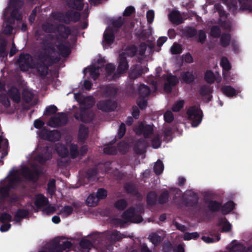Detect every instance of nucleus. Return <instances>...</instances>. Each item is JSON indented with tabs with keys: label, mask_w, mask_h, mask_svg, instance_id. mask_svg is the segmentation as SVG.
Returning <instances> with one entry per match:
<instances>
[{
	"label": "nucleus",
	"mask_w": 252,
	"mask_h": 252,
	"mask_svg": "<svg viewBox=\"0 0 252 252\" xmlns=\"http://www.w3.org/2000/svg\"><path fill=\"white\" fill-rule=\"evenodd\" d=\"M52 153L48 148L44 149L41 154L35 156V154H32V159L30 161L31 169L24 166L20 170L12 169L7 177L0 183V200L5 197L7 194L10 188L16 186L24 179L28 180H36L40 174L41 173L39 168L35 162L37 161L40 163H43L46 160L51 158Z\"/></svg>",
	"instance_id": "obj_1"
},
{
	"label": "nucleus",
	"mask_w": 252,
	"mask_h": 252,
	"mask_svg": "<svg viewBox=\"0 0 252 252\" xmlns=\"http://www.w3.org/2000/svg\"><path fill=\"white\" fill-rule=\"evenodd\" d=\"M136 54V49L134 47L126 48L124 51L120 53L119 59V65L117 72L112 74L115 69V66L111 63L107 64L106 66V71L107 77L109 79H116L120 75L125 73L128 69V65L126 60V57H132Z\"/></svg>",
	"instance_id": "obj_2"
},
{
	"label": "nucleus",
	"mask_w": 252,
	"mask_h": 252,
	"mask_svg": "<svg viewBox=\"0 0 252 252\" xmlns=\"http://www.w3.org/2000/svg\"><path fill=\"white\" fill-rule=\"evenodd\" d=\"M23 2L21 0H10V2L3 14L4 22L3 25L2 32L5 34H10L12 31V27L10 24L14 19L20 20L21 15L18 9L22 6Z\"/></svg>",
	"instance_id": "obj_3"
},
{
	"label": "nucleus",
	"mask_w": 252,
	"mask_h": 252,
	"mask_svg": "<svg viewBox=\"0 0 252 252\" xmlns=\"http://www.w3.org/2000/svg\"><path fill=\"white\" fill-rule=\"evenodd\" d=\"M74 97L80 104L82 109L81 114L79 116L76 114L75 118L85 123L91 121L93 118V114L85 109H87L93 106L94 103V98L92 96L84 97L81 94L77 93L74 94Z\"/></svg>",
	"instance_id": "obj_4"
},
{
	"label": "nucleus",
	"mask_w": 252,
	"mask_h": 252,
	"mask_svg": "<svg viewBox=\"0 0 252 252\" xmlns=\"http://www.w3.org/2000/svg\"><path fill=\"white\" fill-rule=\"evenodd\" d=\"M143 211V207L141 206L136 208H131L125 212L122 219H115L112 220V223L117 225L122 226L127 222L139 223L142 220L141 214Z\"/></svg>",
	"instance_id": "obj_5"
},
{
	"label": "nucleus",
	"mask_w": 252,
	"mask_h": 252,
	"mask_svg": "<svg viewBox=\"0 0 252 252\" xmlns=\"http://www.w3.org/2000/svg\"><path fill=\"white\" fill-rule=\"evenodd\" d=\"M153 130L152 126L144 125L143 123L139 124L137 127L135 129L136 133L143 134L144 137L151 142L152 147L157 149L160 145V140L158 135L153 133Z\"/></svg>",
	"instance_id": "obj_6"
},
{
	"label": "nucleus",
	"mask_w": 252,
	"mask_h": 252,
	"mask_svg": "<svg viewBox=\"0 0 252 252\" xmlns=\"http://www.w3.org/2000/svg\"><path fill=\"white\" fill-rule=\"evenodd\" d=\"M58 32L59 34V36L54 38L53 40L60 53L63 55H66L69 53V46L67 44L64 43L63 41L69 34L70 30L64 26H60L59 27Z\"/></svg>",
	"instance_id": "obj_7"
},
{
	"label": "nucleus",
	"mask_w": 252,
	"mask_h": 252,
	"mask_svg": "<svg viewBox=\"0 0 252 252\" xmlns=\"http://www.w3.org/2000/svg\"><path fill=\"white\" fill-rule=\"evenodd\" d=\"M70 149V154L72 157L75 158L78 154L77 147L76 145L70 143V141L66 142V145L58 144L56 149L58 155L62 157H66L69 152L67 148Z\"/></svg>",
	"instance_id": "obj_8"
},
{
	"label": "nucleus",
	"mask_w": 252,
	"mask_h": 252,
	"mask_svg": "<svg viewBox=\"0 0 252 252\" xmlns=\"http://www.w3.org/2000/svg\"><path fill=\"white\" fill-rule=\"evenodd\" d=\"M226 3L230 9L235 12L238 9L236 0H222ZM240 9L242 10L252 11L251 3L249 0H239Z\"/></svg>",
	"instance_id": "obj_9"
},
{
	"label": "nucleus",
	"mask_w": 252,
	"mask_h": 252,
	"mask_svg": "<svg viewBox=\"0 0 252 252\" xmlns=\"http://www.w3.org/2000/svg\"><path fill=\"white\" fill-rule=\"evenodd\" d=\"M187 114L189 119L191 121L192 126L196 127L201 123L202 113L198 107H190L187 111Z\"/></svg>",
	"instance_id": "obj_10"
},
{
	"label": "nucleus",
	"mask_w": 252,
	"mask_h": 252,
	"mask_svg": "<svg viewBox=\"0 0 252 252\" xmlns=\"http://www.w3.org/2000/svg\"><path fill=\"white\" fill-rule=\"evenodd\" d=\"M103 63V59L100 58L97 60V63H95L84 69V73L85 75H89L95 79L98 76L99 70Z\"/></svg>",
	"instance_id": "obj_11"
},
{
	"label": "nucleus",
	"mask_w": 252,
	"mask_h": 252,
	"mask_svg": "<svg viewBox=\"0 0 252 252\" xmlns=\"http://www.w3.org/2000/svg\"><path fill=\"white\" fill-rule=\"evenodd\" d=\"M18 63L21 70H27L29 68H34L32 59L29 54L21 55L19 59Z\"/></svg>",
	"instance_id": "obj_12"
},
{
	"label": "nucleus",
	"mask_w": 252,
	"mask_h": 252,
	"mask_svg": "<svg viewBox=\"0 0 252 252\" xmlns=\"http://www.w3.org/2000/svg\"><path fill=\"white\" fill-rule=\"evenodd\" d=\"M67 122V117L64 113H58L52 117L48 125L52 127H56L64 125Z\"/></svg>",
	"instance_id": "obj_13"
},
{
	"label": "nucleus",
	"mask_w": 252,
	"mask_h": 252,
	"mask_svg": "<svg viewBox=\"0 0 252 252\" xmlns=\"http://www.w3.org/2000/svg\"><path fill=\"white\" fill-rule=\"evenodd\" d=\"M38 134L40 138L51 141L57 140L60 137V133L57 130L49 131L45 128L38 132Z\"/></svg>",
	"instance_id": "obj_14"
},
{
	"label": "nucleus",
	"mask_w": 252,
	"mask_h": 252,
	"mask_svg": "<svg viewBox=\"0 0 252 252\" xmlns=\"http://www.w3.org/2000/svg\"><path fill=\"white\" fill-rule=\"evenodd\" d=\"M114 40V30L110 27H108L104 32L103 40L102 42V45L104 47H107L113 43Z\"/></svg>",
	"instance_id": "obj_15"
},
{
	"label": "nucleus",
	"mask_w": 252,
	"mask_h": 252,
	"mask_svg": "<svg viewBox=\"0 0 252 252\" xmlns=\"http://www.w3.org/2000/svg\"><path fill=\"white\" fill-rule=\"evenodd\" d=\"M48 202L47 198H46L43 195L39 194L35 196L34 205L35 208L32 206V209L35 211L41 208H44L46 206Z\"/></svg>",
	"instance_id": "obj_16"
},
{
	"label": "nucleus",
	"mask_w": 252,
	"mask_h": 252,
	"mask_svg": "<svg viewBox=\"0 0 252 252\" xmlns=\"http://www.w3.org/2000/svg\"><path fill=\"white\" fill-rule=\"evenodd\" d=\"M97 106L99 109L103 111H110L115 108V103L110 100L100 101L97 104Z\"/></svg>",
	"instance_id": "obj_17"
},
{
	"label": "nucleus",
	"mask_w": 252,
	"mask_h": 252,
	"mask_svg": "<svg viewBox=\"0 0 252 252\" xmlns=\"http://www.w3.org/2000/svg\"><path fill=\"white\" fill-rule=\"evenodd\" d=\"M218 225L219 226L222 232H229L232 229V225L225 218H220L219 219Z\"/></svg>",
	"instance_id": "obj_18"
},
{
	"label": "nucleus",
	"mask_w": 252,
	"mask_h": 252,
	"mask_svg": "<svg viewBox=\"0 0 252 252\" xmlns=\"http://www.w3.org/2000/svg\"><path fill=\"white\" fill-rule=\"evenodd\" d=\"M204 79L208 83H213L215 80H216L218 82L220 81V74L218 72L214 73L213 72L210 70L207 71L204 75Z\"/></svg>",
	"instance_id": "obj_19"
},
{
	"label": "nucleus",
	"mask_w": 252,
	"mask_h": 252,
	"mask_svg": "<svg viewBox=\"0 0 252 252\" xmlns=\"http://www.w3.org/2000/svg\"><path fill=\"white\" fill-rule=\"evenodd\" d=\"M5 85L3 83L0 82V102H1L5 106L9 105V102L7 96L5 95Z\"/></svg>",
	"instance_id": "obj_20"
},
{
	"label": "nucleus",
	"mask_w": 252,
	"mask_h": 252,
	"mask_svg": "<svg viewBox=\"0 0 252 252\" xmlns=\"http://www.w3.org/2000/svg\"><path fill=\"white\" fill-rule=\"evenodd\" d=\"M178 80L174 76H169L167 77V82L165 83L164 89L167 92H170L171 90V87L175 85Z\"/></svg>",
	"instance_id": "obj_21"
},
{
	"label": "nucleus",
	"mask_w": 252,
	"mask_h": 252,
	"mask_svg": "<svg viewBox=\"0 0 252 252\" xmlns=\"http://www.w3.org/2000/svg\"><path fill=\"white\" fill-rule=\"evenodd\" d=\"M8 141L2 137L0 134V153H1V158L4 157L7 154Z\"/></svg>",
	"instance_id": "obj_22"
},
{
	"label": "nucleus",
	"mask_w": 252,
	"mask_h": 252,
	"mask_svg": "<svg viewBox=\"0 0 252 252\" xmlns=\"http://www.w3.org/2000/svg\"><path fill=\"white\" fill-rule=\"evenodd\" d=\"M223 93L229 97H232L241 92V90H235L231 86H226L222 88Z\"/></svg>",
	"instance_id": "obj_23"
},
{
	"label": "nucleus",
	"mask_w": 252,
	"mask_h": 252,
	"mask_svg": "<svg viewBox=\"0 0 252 252\" xmlns=\"http://www.w3.org/2000/svg\"><path fill=\"white\" fill-rule=\"evenodd\" d=\"M169 18L172 23L176 24H180L183 21L180 13L177 11L171 12L169 15Z\"/></svg>",
	"instance_id": "obj_24"
},
{
	"label": "nucleus",
	"mask_w": 252,
	"mask_h": 252,
	"mask_svg": "<svg viewBox=\"0 0 252 252\" xmlns=\"http://www.w3.org/2000/svg\"><path fill=\"white\" fill-rule=\"evenodd\" d=\"M71 247V244L68 241H65L59 245H56L50 252H62V250H66Z\"/></svg>",
	"instance_id": "obj_25"
},
{
	"label": "nucleus",
	"mask_w": 252,
	"mask_h": 252,
	"mask_svg": "<svg viewBox=\"0 0 252 252\" xmlns=\"http://www.w3.org/2000/svg\"><path fill=\"white\" fill-rule=\"evenodd\" d=\"M194 79V76L192 72H183L181 76V80L182 82L189 83L192 82Z\"/></svg>",
	"instance_id": "obj_26"
},
{
	"label": "nucleus",
	"mask_w": 252,
	"mask_h": 252,
	"mask_svg": "<svg viewBox=\"0 0 252 252\" xmlns=\"http://www.w3.org/2000/svg\"><path fill=\"white\" fill-rule=\"evenodd\" d=\"M32 210V206H31L28 208V211L25 209H20L18 210L15 214L14 218L15 221L16 222L19 221L21 219L24 218L28 215L29 211Z\"/></svg>",
	"instance_id": "obj_27"
},
{
	"label": "nucleus",
	"mask_w": 252,
	"mask_h": 252,
	"mask_svg": "<svg viewBox=\"0 0 252 252\" xmlns=\"http://www.w3.org/2000/svg\"><path fill=\"white\" fill-rule=\"evenodd\" d=\"M9 96L14 101L18 102L20 99V95L18 90L15 88H11L8 92Z\"/></svg>",
	"instance_id": "obj_28"
},
{
	"label": "nucleus",
	"mask_w": 252,
	"mask_h": 252,
	"mask_svg": "<svg viewBox=\"0 0 252 252\" xmlns=\"http://www.w3.org/2000/svg\"><path fill=\"white\" fill-rule=\"evenodd\" d=\"M230 252H242L244 251V246L236 243L235 241H233L230 245Z\"/></svg>",
	"instance_id": "obj_29"
},
{
	"label": "nucleus",
	"mask_w": 252,
	"mask_h": 252,
	"mask_svg": "<svg viewBox=\"0 0 252 252\" xmlns=\"http://www.w3.org/2000/svg\"><path fill=\"white\" fill-rule=\"evenodd\" d=\"M234 207V203L230 201L224 204L221 208V212L223 214L225 215L232 211Z\"/></svg>",
	"instance_id": "obj_30"
},
{
	"label": "nucleus",
	"mask_w": 252,
	"mask_h": 252,
	"mask_svg": "<svg viewBox=\"0 0 252 252\" xmlns=\"http://www.w3.org/2000/svg\"><path fill=\"white\" fill-rule=\"evenodd\" d=\"M73 208L70 206H64L60 211L59 214L63 217H66L72 214Z\"/></svg>",
	"instance_id": "obj_31"
},
{
	"label": "nucleus",
	"mask_w": 252,
	"mask_h": 252,
	"mask_svg": "<svg viewBox=\"0 0 252 252\" xmlns=\"http://www.w3.org/2000/svg\"><path fill=\"white\" fill-rule=\"evenodd\" d=\"M86 203L89 206L94 207L96 206L98 201V198H96L95 196L92 194L88 196L86 199Z\"/></svg>",
	"instance_id": "obj_32"
},
{
	"label": "nucleus",
	"mask_w": 252,
	"mask_h": 252,
	"mask_svg": "<svg viewBox=\"0 0 252 252\" xmlns=\"http://www.w3.org/2000/svg\"><path fill=\"white\" fill-rule=\"evenodd\" d=\"M127 205V202L123 199L118 200L114 204L115 207L119 210L124 209Z\"/></svg>",
	"instance_id": "obj_33"
},
{
	"label": "nucleus",
	"mask_w": 252,
	"mask_h": 252,
	"mask_svg": "<svg viewBox=\"0 0 252 252\" xmlns=\"http://www.w3.org/2000/svg\"><path fill=\"white\" fill-rule=\"evenodd\" d=\"M151 242L154 245L157 244L163 238V236H159L157 233H154L149 236Z\"/></svg>",
	"instance_id": "obj_34"
},
{
	"label": "nucleus",
	"mask_w": 252,
	"mask_h": 252,
	"mask_svg": "<svg viewBox=\"0 0 252 252\" xmlns=\"http://www.w3.org/2000/svg\"><path fill=\"white\" fill-rule=\"evenodd\" d=\"M139 93L142 96H146L150 93L149 88L146 85L141 84L138 88Z\"/></svg>",
	"instance_id": "obj_35"
},
{
	"label": "nucleus",
	"mask_w": 252,
	"mask_h": 252,
	"mask_svg": "<svg viewBox=\"0 0 252 252\" xmlns=\"http://www.w3.org/2000/svg\"><path fill=\"white\" fill-rule=\"evenodd\" d=\"M164 166L161 161L158 160L154 166V171L156 174H161L163 170Z\"/></svg>",
	"instance_id": "obj_36"
},
{
	"label": "nucleus",
	"mask_w": 252,
	"mask_h": 252,
	"mask_svg": "<svg viewBox=\"0 0 252 252\" xmlns=\"http://www.w3.org/2000/svg\"><path fill=\"white\" fill-rule=\"evenodd\" d=\"M220 63L225 71H227L231 68V65L228 59L225 57L221 59Z\"/></svg>",
	"instance_id": "obj_37"
},
{
	"label": "nucleus",
	"mask_w": 252,
	"mask_h": 252,
	"mask_svg": "<svg viewBox=\"0 0 252 252\" xmlns=\"http://www.w3.org/2000/svg\"><path fill=\"white\" fill-rule=\"evenodd\" d=\"M208 206L210 210L216 211L219 209L220 204L216 201H210L208 203Z\"/></svg>",
	"instance_id": "obj_38"
},
{
	"label": "nucleus",
	"mask_w": 252,
	"mask_h": 252,
	"mask_svg": "<svg viewBox=\"0 0 252 252\" xmlns=\"http://www.w3.org/2000/svg\"><path fill=\"white\" fill-rule=\"evenodd\" d=\"M184 104L183 100H178L174 103L172 107V110L174 112H178L183 107Z\"/></svg>",
	"instance_id": "obj_39"
},
{
	"label": "nucleus",
	"mask_w": 252,
	"mask_h": 252,
	"mask_svg": "<svg viewBox=\"0 0 252 252\" xmlns=\"http://www.w3.org/2000/svg\"><path fill=\"white\" fill-rule=\"evenodd\" d=\"M230 36L229 34H222L220 39V43L222 46H227L230 42Z\"/></svg>",
	"instance_id": "obj_40"
},
{
	"label": "nucleus",
	"mask_w": 252,
	"mask_h": 252,
	"mask_svg": "<svg viewBox=\"0 0 252 252\" xmlns=\"http://www.w3.org/2000/svg\"><path fill=\"white\" fill-rule=\"evenodd\" d=\"M36 68L37 71L42 76L45 75L47 73V67L45 64L37 65Z\"/></svg>",
	"instance_id": "obj_41"
},
{
	"label": "nucleus",
	"mask_w": 252,
	"mask_h": 252,
	"mask_svg": "<svg viewBox=\"0 0 252 252\" xmlns=\"http://www.w3.org/2000/svg\"><path fill=\"white\" fill-rule=\"evenodd\" d=\"M199 234L197 232L186 233L183 235V239L185 240H190L198 238Z\"/></svg>",
	"instance_id": "obj_42"
},
{
	"label": "nucleus",
	"mask_w": 252,
	"mask_h": 252,
	"mask_svg": "<svg viewBox=\"0 0 252 252\" xmlns=\"http://www.w3.org/2000/svg\"><path fill=\"white\" fill-rule=\"evenodd\" d=\"M164 119L166 122L171 123L174 120V116L170 110H167L164 114Z\"/></svg>",
	"instance_id": "obj_43"
},
{
	"label": "nucleus",
	"mask_w": 252,
	"mask_h": 252,
	"mask_svg": "<svg viewBox=\"0 0 252 252\" xmlns=\"http://www.w3.org/2000/svg\"><path fill=\"white\" fill-rule=\"evenodd\" d=\"M23 96L25 100L28 102L32 99L33 94L31 91L25 90L23 92Z\"/></svg>",
	"instance_id": "obj_44"
},
{
	"label": "nucleus",
	"mask_w": 252,
	"mask_h": 252,
	"mask_svg": "<svg viewBox=\"0 0 252 252\" xmlns=\"http://www.w3.org/2000/svg\"><path fill=\"white\" fill-rule=\"evenodd\" d=\"M57 111V108L55 105H51L47 107L44 112V115H51L55 113Z\"/></svg>",
	"instance_id": "obj_45"
},
{
	"label": "nucleus",
	"mask_w": 252,
	"mask_h": 252,
	"mask_svg": "<svg viewBox=\"0 0 252 252\" xmlns=\"http://www.w3.org/2000/svg\"><path fill=\"white\" fill-rule=\"evenodd\" d=\"M107 195V191L103 189H99L96 192V197L98 198V201L99 199H103L106 197Z\"/></svg>",
	"instance_id": "obj_46"
},
{
	"label": "nucleus",
	"mask_w": 252,
	"mask_h": 252,
	"mask_svg": "<svg viewBox=\"0 0 252 252\" xmlns=\"http://www.w3.org/2000/svg\"><path fill=\"white\" fill-rule=\"evenodd\" d=\"M11 219V216L9 214L6 213L1 214L0 216V221L2 223L9 222Z\"/></svg>",
	"instance_id": "obj_47"
},
{
	"label": "nucleus",
	"mask_w": 252,
	"mask_h": 252,
	"mask_svg": "<svg viewBox=\"0 0 252 252\" xmlns=\"http://www.w3.org/2000/svg\"><path fill=\"white\" fill-rule=\"evenodd\" d=\"M157 199V194L154 192H150L147 196V202L149 204L154 203Z\"/></svg>",
	"instance_id": "obj_48"
},
{
	"label": "nucleus",
	"mask_w": 252,
	"mask_h": 252,
	"mask_svg": "<svg viewBox=\"0 0 252 252\" xmlns=\"http://www.w3.org/2000/svg\"><path fill=\"white\" fill-rule=\"evenodd\" d=\"M171 52L173 54H179L182 52V48L180 45L174 43L171 48Z\"/></svg>",
	"instance_id": "obj_49"
},
{
	"label": "nucleus",
	"mask_w": 252,
	"mask_h": 252,
	"mask_svg": "<svg viewBox=\"0 0 252 252\" xmlns=\"http://www.w3.org/2000/svg\"><path fill=\"white\" fill-rule=\"evenodd\" d=\"M220 236L219 235L216 238H213V237H205L204 236L202 237V240L207 243H215L220 239Z\"/></svg>",
	"instance_id": "obj_50"
},
{
	"label": "nucleus",
	"mask_w": 252,
	"mask_h": 252,
	"mask_svg": "<svg viewBox=\"0 0 252 252\" xmlns=\"http://www.w3.org/2000/svg\"><path fill=\"white\" fill-rule=\"evenodd\" d=\"M55 182L54 180H51L48 183V192L52 194L55 191Z\"/></svg>",
	"instance_id": "obj_51"
},
{
	"label": "nucleus",
	"mask_w": 252,
	"mask_h": 252,
	"mask_svg": "<svg viewBox=\"0 0 252 252\" xmlns=\"http://www.w3.org/2000/svg\"><path fill=\"white\" fill-rule=\"evenodd\" d=\"M220 34V30L218 27H213L210 32V35L214 37H217Z\"/></svg>",
	"instance_id": "obj_52"
},
{
	"label": "nucleus",
	"mask_w": 252,
	"mask_h": 252,
	"mask_svg": "<svg viewBox=\"0 0 252 252\" xmlns=\"http://www.w3.org/2000/svg\"><path fill=\"white\" fill-rule=\"evenodd\" d=\"M72 4L69 3L70 6L73 8L80 9L82 8V5L81 3V1L82 0H70Z\"/></svg>",
	"instance_id": "obj_53"
},
{
	"label": "nucleus",
	"mask_w": 252,
	"mask_h": 252,
	"mask_svg": "<svg viewBox=\"0 0 252 252\" xmlns=\"http://www.w3.org/2000/svg\"><path fill=\"white\" fill-rule=\"evenodd\" d=\"M147 19L149 23H152L155 17V13L153 10H150L147 12Z\"/></svg>",
	"instance_id": "obj_54"
},
{
	"label": "nucleus",
	"mask_w": 252,
	"mask_h": 252,
	"mask_svg": "<svg viewBox=\"0 0 252 252\" xmlns=\"http://www.w3.org/2000/svg\"><path fill=\"white\" fill-rule=\"evenodd\" d=\"M87 134V129L84 127L81 126L79 129V137L81 139H84Z\"/></svg>",
	"instance_id": "obj_55"
},
{
	"label": "nucleus",
	"mask_w": 252,
	"mask_h": 252,
	"mask_svg": "<svg viewBox=\"0 0 252 252\" xmlns=\"http://www.w3.org/2000/svg\"><path fill=\"white\" fill-rule=\"evenodd\" d=\"M168 198V194L167 192H163L160 196L159 202L160 203H164L167 201Z\"/></svg>",
	"instance_id": "obj_56"
},
{
	"label": "nucleus",
	"mask_w": 252,
	"mask_h": 252,
	"mask_svg": "<svg viewBox=\"0 0 252 252\" xmlns=\"http://www.w3.org/2000/svg\"><path fill=\"white\" fill-rule=\"evenodd\" d=\"M56 210V207L52 206H48L44 208L43 211L46 214H51L53 213Z\"/></svg>",
	"instance_id": "obj_57"
},
{
	"label": "nucleus",
	"mask_w": 252,
	"mask_h": 252,
	"mask_svg": "<svg viewBox=\"0 0 252 252\" xmlns=\"http://www.w3.org/2000/svg\"><path fill=\"white\" fill-rule=\"evenodd\" d=\"M0 227V230L2 232L8 231L11 227V224L9 222L2 223Z\"/></svg>",
	"instance_id": "obj_58"
},
{
	"label": "nucleus",
	"mask_w": 252,
	"mask_h": 252,
	"mask_svg": "<svg viewBox=\"0 0 252 252\" xmlns=\"http://www.w3.org/2000/svg\"><path fill=\"white\" fill-rule=\"evenodd\" d=\"M127 149L128 145L125 142H122L119 145V150L122 154H125Z\"/></svg>",
	"instance_id": "obj_59"
},
{
	"label": "nucleus",
	"mask_w": 252,
	"mask_h": 252,
	"mask_svg": "<svg viewBox=\"0 0 252 252\" xmlns=\"http://www.w3.org/2000/svg\"><path fill=\"white\" fill-rule=\"evenodd\" d=\"M125 126L124 124H122L119 127L118 131V136L120 138L124 136V134L125 133Z\"/></svg>",
	"instance_id": "obj_60"
},
{
	"label": "nucleus",
	"mask_w": 252,
	"mask_h": 252,
	"mask_svg": "<svg viewBox=\"0 0 252 252\" xmlns=\"http://www.w3.org/2000/svg\"><path fill=\"white\" fill-rule=\"evenodd\" d=\"M134 7L132 6H128L125 9L124 14L125 16H128L134 11Z\"/></svg>",
	"instance_id": "obj_61"
},
{
	"label": "nucleus",
	"mask_w": 252,
	"mask_h": 252,
	"mask_svg": "<svg viewBox=\"0 0 252 252\" xmlns=\"http://www.w3.org/2000/svg\"><path fill=\"white\" fill-rule=\"evenodd\" d=\"M146 48V45L145 44H142L140 45L138 51H137L136 52H138L140 55L143 56L144 54Z\"/></svg>",
	"instance_id": "obj_62"
},
{
	"label": "nucleus",
	"mask_w": 252,
	"mask_h": 252,
	"mask_svg": "<svg viewBox=\"0 0 252 252\" xmlns=\"http://www.w3.org/2000/svg\"><path fill=\"white\" fill-rule=\"evenodd\" d=\"M198 37L199 41L201 43H203L206 38V34L203 31H200L198 32Z\"/></svg>",
	"instance_id": "obj_63"
},
{
	"label": "nucleus",
	"mask_w": 252,
	"mask_h": 252,
	"mask_svg": "<svg viewBox=\"0 0 252 252\" xmlns=\"http://www.w3.org/2000/svg\"><path fill=\"white\" fill-rule=\"evenodd\" d=\"M44 125V122L40 120H36L34 121V126L36 128H40Z\"/></svg>",
	"instance_id": "obj_64"
}]
</instances>
